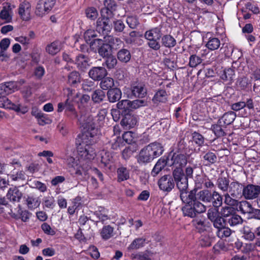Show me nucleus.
<instances>
[{"mask_svg": "<svg viewBox=\"0 0 260 260\" xmlns=\"http://www.w3.org/2000/svg\"><path fill=\"white\" fill-rule=\"evenodd\" d=\"M104 115H97L95 119L91 115H77L79 124L83 128V132L78 136L76 144L78 145V153L83 159L91 160L95 156V151L92 145L94 143V137L98 129L95 120L104 119Z\"/></svg>", "mask_w": 260, "mask_h": 260, "instance_id": "nucleus-1", "label": "nucleus"}, {"mask_svg": "<svg viewBox=\"0 0 260 260\" xmlns=\"http://www.w3.org/2000/svg\"><path fill=\"white\" fill-rule=\"evenodd\" d=\"M121 43V41L119 38L109 36L105 38V41L99 39H94L90 44V46L96 45L99 55L103 58H105L112 54V50L114 49L115 44L118 45Z\"/></svg>", "mask_w": 260, "mask_h": 260, "instance_id": "nucleus-2", "label": "nucleus"}, {"mask_svg": "<svg viewBox=\"0 0 260 260\" xmlns=\"http://www.w3.org/2000/svg\"><path fill=\"white\" fill-rule=\"evenodd\" d=\"M164 148L158 143H152L143 148L140 152L138 161L139 163L145 164L151 161L162 154Z\"/></svg>", "mask_w": 260, "mask_h": 260, "instance_id": "nucleus-3", "label": "nucleus"}, {"mask_svg": "<svg viewBox=\"0 0 260 260\" xmlns=\"http://www.w3.org/2000/svg\"><path fill=\"white\" fill-rule=\"evenodd\" d=\"M174 182L179 190V197L181 201L187 200L189 191H188V181L185 176L183 169L180 168H175L172 172Z\"/></svg>", "mask_w": 260, "mask_h": 260, "instance_id": "nucleus-4", "label": "nucleus"}, {"mask_svg": "<svg viewBox=\"0 0 260 260\" xmlns=\"http://www.w3.org/2000/svg\"><path fill=\"white\" fill-rule=\"evenodd\" d=\"M188 196H187V200L181 201L185 204L182 208L184 216L193 218L196 217L198 214L202 213L206 211V206L202 203L197 201L188 200Z\"/></svg>", "mask_w": 260, "mask_h": 260, "instance_id": "nucleus-5", "label": "nucleus"}, {"mask_svg": "<svg viewBox=\"0 0 260 260\" xmlns=\"http://www.w3.org/2000/svg\"><path fill=\"white\" fill-rule=\"evenodd\" d=\"M212 192L207 189H204L198 191L197 188L195 187L188 193V200L194 201H201L207 203L211 202Z\"/></svg>", "mask_w": 260, "mask_h": 260, "instance_id": "nucleus-6", "label": "nucleus"}, {"mask_svg": "<svg viewBox=\"0 0 260 260\" xmlns=\"http://www.w3.org/2000/svg\"><path fill=\"white\" fill-rule=\"evenodd\" d=\"M171 158H168V164L170 166H173L176 167L175 168H182L184 167L187 162V159L186 156L182 153L174 152L171 155L170 154L169 156Z\"/></svg>", "mask_w": 260, "mask_h": 260, "instance_id": "nucleus-7", "label": "nucleus"}, {"mask_svg": "<svg viewBox=\"0 0 260 260\" xmlns=\"http://www.w3.org/2000/svg\"><path fill=\"white\" fill-rule=\"evenodd\" d=\"M260 194V186L248 184L244 186L243 196L246 200H253L258 197Z\"/></svg>", "mask_w": 260, "mask_h": 260, "instance_id": "nucleus-8", "label": "nucleus"}, {"mask_svg": "<svg viewBox=\"0 0 260 260\" xmlns=\"http://www.w3.org/2000/svg\"><path fill=\"white\" fill-rule=\"evenodd\" d=\"M158 185L161 190L170 192L175 186L174 179L171 175H165L159 179Z\"/></svg>", "mask_w": 260, "mask_h": 260, "instance_id": "nucleus-9", "label": "nucleus"}, {"mask_svg": "<svg viewBox=\"0 0 260 260\" xmlns=\"http://www.w3.org/2000/svg\"><path fill=\"white\" fill-rule=\"evenodd\" d=\"M112 17H102V19H98L96 21V30L99 32H104V31L108 32L110 31L112 28V23L110 19Z\"/></svg>", "mask_w": 260, "mask_h": 260, "instance_id": "nucleus-10", "label": "nucleus"}, {"mask_svg": "<svg viewBox=\"0 0 260 260\" xmlns=\"http://www.w3.org/2000/svg\"><path fill=\"white\" fill-rule=\"evenodd\" d=\"M90 60L87 56L79 54L76 57L75 63L79 70L84 71L90 66Z\"/></svg>", "mask_w": 260, "mask_h": 260, "instance_id": "nucleus-11", "label": "nucleus"}, {"mask_svg": "<svg viewBox=\"0 0 260 260\" xmlns=\"http://www.w3.org/2000/svg\"><path fill=\"white\" fill-rule=\"evenodd\" d=\"M104 8L101 10L102 17H108V16L113 18V11L115 10L116 7L114 0H105L104 2Z\"/></svg>", "mask_w": 260, "mask_h": 260, "instance_id": "nucleus-12", "label": "nucleus"}, {"mask_svg": "<svg viewBox=\"0 0 260 260\" xmlns=\"http://www.w3.org/2000/svg\"><path fill=\"white\" fill-rule=\"evenodd\" d=\"M89 77L94 80H101L107 74L106 69L104 67H93L88 73Z\"/></svg>", "mask_w": 260, "mask_h": 260, "instance_id": "nucleus-13", "label": "nucleus"}, {"mask_svg": "<svg viewBox=\"0 0 260 260\" xmlns=\"http://www.w3.org/2000/svg\"><path fill=\"white\" fill-rule=\"evenodd\" d=\"M31 5L28 2H24L20 4L18 13L21 18L27 21L30 18Z\"/></svg>", "mask_w": 260, "mask_h": 260, "instance_id": "nucleus-14", "label": "nucleus"}, {"mask_svg": "<svg viewBox=\"0 0 260 260\" xmlns=\"http://www.w3.org/2000/svg\"><path fill=\"white\" fill-rule=\"evenodd\" d=\"M244 186L238 182H232L230 183L229 192L234 198H237L243 196Z\"/></svg>", "mask_w": 260, "mask_h": 260, "instance_id": "nucleus-15", "label": "nucleus"}, {"mask_svg": "<svg viewBox=\"0 0 260 260\" xmlns=\"http://www.w3.org/2000/svg\"><path fill=\"white\" fill-rule=\"evenodd\" d=\"M122 119L121 125L125 129H131L134 127L137 123V120L134 115H121Z\"/></svg>", "mask_w": 260, "mask_h": 260, "instance_id": "nucleus-16", "label": "nucleus"}, {"mask_svg": "<svg viewBox=\"0 0 260 260\" xmlns=\"http://www.w3.org/2000/svg\"><path fill=\"white\" fill-rule=\"evenodd\" d=\"M18 207L19 209L17 213L13 209H11L10 214L11 216L16 219H20L23 222H27L29 220L31 214L27 210H22L20 205H18Z\"/></svg>", "mask_w": 260, "mask_h": 260, "instance_id": "nucleus-17", "label": "nucleus"}, {"mask_svg": "<svg viewBox=\"0 0 260 260\" xmlns=\"http://www.w3.org/2000/svg\"><path fill=\"white\" fill-rule=\"evenodd\" d=\"M0 107L6 109H12L17 112H21L23 114L27 112L26 110L21 111L19 106L12 103L6 96L0 95Z\"/></svg>", "mask_w": 260, "mask_h": 260, "instance_id": "nucleus-18", "label": "nucleus"}, {"mask_svg": "<svg viewBox=\"0 0 260 260\" xmlns=\"http://www.w3.org/2000/svg\"><path fill=\"white\" fill-rule=\"evenodd\" d=\"M23 196L22 193L15 186L10 188L6 195L7 199L12 202H19Z\"/></svg>", "mask_w": 260, "mask_h": 260, "instance_id": "nucleus-19", "label": "nucleus"}, {"mask_svg": "<svg viewBox=\"0 0 260 260\" xmlns=\"http://www.w3.org/2000/svg\"><path fill=\"white\" fill-rule=\"evenodd\" d=\"M62 47V44L61 42L58 40H56L47 45L46 47L45 50L48 54L53 56L61 50Z\"/></svg>", "mask_w": 260, "mask_h": 260, "instance_id": "nucleus-20", "label": "nucleus"}, {"mask_svg": "<svg viewBox=\"0 0 260 260\" xmlns=\"http://www.w3.org/2000/svg\"><path fill=\"white\" fill-rule=\"evenodd\" d=\"M84 166V164L82 166L79 165L77 162L68 169L72 175L81 176L83 173H85L90 168V166L88 165H86L85 167Z\"/></svg>", "mask_w": 260, "mask_h": 260, "instance_id": "nucleus-21", "label": "nucleus"}, {"mask_svg": "<svg viewBox=\"0 0 260 260\" xmlns=\"http://www.w3.org/2000/svg\"><path fill=\"white\" fill-rule=\"evenodd\" d=\"M132 94L135 97L142 98L147 93V90L143 84H138L132 87Z\"/></svg>", "mask_w": 260, "mask_h": 260, "instance_id": "nucleus-22", "label": "nucleus"}, {"mask_svg": "<svg viewBox=\"0 0 260 260\" xmlns=\"http://www.w3.org/2000/svg\"><path fill=\"white\" fill-rule=\"evenodd\" d=\"M15 84L13 82H8L0 85V95L6 96L14 91Z\"/></svg>", "mask_w": 260, "mask_h": 260, "instance_id": "nucleus-23", "label": "nucleus"}, {"mask_svg": "<svg viewBox=\"0 0 260 260\" xmlns=\"http://www.w3.org/2000/svg\"><path fill=\"white\" fill-rule=\"evenodd\" d=\"M121 91L118 88L110 89L107 92V96L110 102L114 103L119 101L121 98Z\"/></svg>", "mask_w": 260, "mask_h": 260, "instance_id": "nucleus-24", "label": "nucleus"}, {"mask_svg": "<svg viewBox=\"0 0 260 260\" xmlns=\"http://www.w3.org/2000/svg\"><path fill=\"white\" fill-rule=\"evenodd\" d=\"M8 175L13 181L21 182V181H24L25 180V175L24 172L23 171H16L15 168L14 171L13 170L9 171Z\"/></svg>", "mask_w": 260, "mask_h": 260, "instance_id": "nucleus-25", "label": "nucleus"}, {"mask_svg": "<svg viewBox=\"0 0 260 260\" xmlns=\"http://www.w3.org/2000/svg\"><path fill=\"white\" fill-rule=\"evenodd\" d=\"M239 210L243 214H251L253 208L251 204L246 201L239 202L237 206Z\"/></svg>", "mask_w": 260, "mask_h": 260, "instance_id": "nucleus-26", "label": "nucleus"}, {"mask_svg": "<svg viewBox=\"0 0 260 260\" xmlns=\"http://www.w3.org/2000/svg\"><path fill=\"white\" fill-rule=\"evenodd\" d=\"M145 38L150 41L152 40H159L161 37L160 29L154 28L148 31L145 34Z\"/></svg>", "mask_w": 260, "mask_h": 260, "instance_id": "nucleus-27", "label": "nucleus"}, {"mask_svg": "<svg viewBox=\"0 0 260 260\" xmlns=\"http://www.w3.org/2000/svg\"><path fill=\"white\" fill-rule=\"evenodd\" d=\"M117 181L121 182L129 178V171L124 167H119L117 171Z\"/></svg>", "mask_w": 260, "mask_h": 260, "instance_id": "nucleus-28", "label": "nucleus"}, {"mask_svg": "<svg viewBox=\"0 0 260 260\" xmlns=\"http://www.w3.org/2000/svg\"><path fill=\"white\" fill-rule=\"evenodd\" d=\"M117 56L119 61L126 63L131 59V54L128 50L121 49L117 52Z\"/></svg>", "mask_w": 260, "mask_h": 260, "instance_id": "nucleus-29", "label": "nucleus"}, {"mask_svg": "<svg viewBox=\"0 0 260 260\" xmlns=\"http://www.w3.org/2000/svg\"><path fill=\"white\" fill-rule=\"evenodd\" d=\"M168 164V161L165 159H159L154 166L151 175L153 177L156 176L165 168Z\"/></svg>", "mask_w": 260, "mask_h": 260, "instance_id": "nucleus-30", "label": "nucleus"}, {"mask_svg": "<svg viewBox=\"0 0 260 260\" xmlns=\"http://www.w3.org/2000/svg\"><path fill=\"white\" fill-rule=\"evenodd\" d=\"M225 222H226L230 226H234L242 224L243 222V219L240 215L234 213L229 218H227Z\"/></svg>", "mask_w": 260, "mask_h": 260, "instance_id": "nucleus-31", "label": "nucleus"}, {"mask_svg": "<svg viewBox=\"0 0 260 260\" xmlns=\"http://www.w3.org/2000/svg\"><path fill=\"white\" fill-rule=\"evenodd\" d=\"M222 197L217 191H213L211 194V203L213 207L219 208L222 205Z\"/></svg>", "mask_w": 260, "mask_h": 260, "instance_id": "nucleus-32", "label": "nucleus"}, {"mask_svg": "<svg viewBox=\"0 0 260 260\" xmlns=\"http://www.w3.org/2000/svg\"><path fill=\"white\" fill-rule=\"evenodd\" d=\"M145 241L146 239L143 238L135 239L127 247L128 251H132L144 246Z\"/></svg>", "mask_w": 260, "mask_h": 260, "instance_id": "nucleus-33", "label": "nucleus"}, {"mask_svg": "<svg viewBox=\"0 0 260 260\" xmlns=\"http://www.w3.org/2000/svg\"><path fill=\"white\" fill-rule=\"evenodd\" d=\"M68 82L72 85L75 86L76 84L80 83L81 76L80 74L77 71H73L68 75Z\"/></svg>", "mask_w": 260, "mask_h": 260, "instance_id": "nucleus-34", "label": "nucleus"}, {"mask_svg": "<svg viewBox=\"0 0 260 260\" xmlns=\"http://www.w3.org/2000/svg\"><path fill=\"white\" fill-rule=\"evenodd\" d=\"M167 93L165 90H159L155 94L152 100L154 103L166 102L167 101Z\"/></svg>", "mask_w": 260, "mask_h": 260, "instance_id": "nucleus-35", "label": "nucleus"}, {"mask_svg": "<svg viewBox=\"0 0 260 260\" xmlns=\"http://www.w3.org/2000/svg\"><path fill=\"white\" fill-rule=\"evenodd\" d=\"M229 179L224 177H219L217 179V185L218 187L223 191H228L229 188Z\"/></svg>", "mask_w": 260, "mask_h": 260, "instance_id": "nucleus-36", "label": "nucleus"}, {"mask_svg": "<svg viewBox=\"0 0 260 260\" xmlns=\"http://www.w3.org/2000/svg\"><path fill=\"white\" fill-rule=\"evenodd\" d=\"M162 44L167 48H172L175 46V39L171 35H165L161 38Z\"/></svg>", "mask_w": 260, "mask_h": 260, "instance_id": "nucleus-37", "label": "nucleus"}, {"mask_svg": "<svg viewBox=\"0 0 260 260\" xmlns=\"http://www.w3.org/2000/svg\"><path fill=\"white\" fill-rule=\"evenodd\" d=\"M129 104L130 101L127 100H122L117 103V107L121 111V113L128 114L131 112Z\"/></svg>", "mask_w": 260, "mask_h": 260, "instance_id": "nucleus-38", "label": "nucleus"}, {"mask_svg": "<svg viewBox=\"0 0 260 260\" xmlns=\"http://www.w3.org/2000/svg\"><path fill=\"white\" fill-rule=\"evenodd\" d=\"M12 8H14V6L8 5L7 7L6 6H4L0 13V18L6 20V22H10L12 18L8 11L9 10H11Z\"/></svg>", "mask_w": 260, "mask_h": 260, "instance_id": "nucleus-39", "label": "nucleus"}, {"mask_svg": "<svg viewBox=\"0 0 260 260\" xmlns=\"http://www.w3.org/2000/svg\"><path fill=\"white\" fill-rule=\"evenodd\" d=\"M101 162L107 166L112 162L113 157L111 154L108 151L102 150L101 152Z\"/></svg>", "mask_w": 260, "mask_h": 260, "instance_id": "nucleus-40", "label": "nucleus"}, {"mask_svg": "<svg viewBox=\"0 0 260 260\" xmlns=\"http://www.w3.org/2000/svg\"><path fill=\"white\" fill-rule=\"evenodd\" d=\"M63 110H64V112H72L74 110V107L67 100L65 103H59L58 104L57 112L60 113L63 112Z\"/></svg>", "mask_w": 260, "mask_h": 260, "instance_id": "nucleus-41", "label": "nucleus"}, {"mask_svg": "<svg viewBox=\"0 0 260 260\" xmlns=\"http://www.w3.org/2000/svg\"><path fill=\"white\" fill-rule=\"evenodd\" d=\"M220 45V40L216 38H210L207 42L206 46L211 50H215L217 49Z\"/></svg>", "mask_w": 260, "mask_h": 260, "instance_id": "nucleus-42", "label": "nucleus"}, {"mask_svg": "<svg viewBox=\"0 0 260 260\" xmlns=\"http://www.w3.org/2000/svg\"><path fill=\"white\" fill-rule=\"evenodd\" d=\"M235 212L233 208L229 206H225L221 209L220 214L222 217L226 220L227 218H229Z\"/></svg>", "mask_w": 260, "mask_h": 260, "instance_id": "nucleus-43", "label": "nucleus"}, {"mask_svg": "<svg viewBox=\"0 0 260 260\" xmlns=\"http://www.w3.org/2000/svg\"><path fill=\"white\" fill-rule=\"evenodd\" d=\"M113 228L108 225L103 227L101 234L103 239L107 240L113 236Z\"/></svg>", "mask_w": 260, "mask_h": 260, "instance_id": "nucleus-44", "label": "nucleus"}, {"mask_svg": "<svg viewBox=\"0 0 260 260\" xmlns=\"http://www.w3.org/2000/svg\"><path fill=\"white\" fill-rule=\"evenodd\" d=\"M105 97V92L101 89L95 90L92 94V99L95 103L102 102Z\"/></svg>", "mask_w": 260, "mask_h": 260, "instance_id": "nucleus-45", "label": "nucleus"}, {"mask_svg": "<svg viewBox=\"0 0 260 260\" xmlns=\"http://www.w3.org/2000/svg\"><path fill=\"white\" fill-rule=\"evenodd\" d=\"M114 80L110 77L104 78L100 83V86L103 90H107L114 86Z\"/></svg>", "mask_w": 260, "mask_h": 260, "instance_id": "nucleus-46", "label": "nucleus"}, {"mask_svg": "<svg viewBox=\"0 0 260 260\" xmlns=\"http://www.w3.org/2000/svg\"><path fill=\"white\" fill-rule=\"evenodd\" d=\"M236 115H222V117L218 120L219 124L229 125L233 122Z\"/></svg>", "mask_w": 260, "mask_h": 260, "instance_id": "nucleus-47", "label": "nucleus"}, {"mask_svg": "<svg viewBox=\"0 0 260 260\" xmlns=\"http://www.w3.org/2000/svg\"><path fill=\"white\" fill-rule=\"evenodd\" d=\"M106 60L105 61V64L109 69H112L115 68L117 63V59L112 54L105 57Z\"/></svg>", "mask_w": 260, "mask_h": 260, "instance_id": "nucleus-48", "label": "nucleus"}, {"mask_svg": "<svg viewBox=\"0 0 260 260\" xmlns=\"http://www.w3.org/2000/svg\"><path fill=\"white\" fill-rule=\"evenodd\" d=\"M26 201L28 208L31 209L37 208L40 205V202H39L38 198L34 197L28 196L26 198Z\"/></svg>", "mask_w": 260, "mask_h": 260, "instance_id": "nucleus-49", "label": "nucleus"}, {"mask_svg": "<svg viewBox=\"0 0 260 260\" xmlns=\"http://www.w3.org/2000/svg\"><path fill=\"white\" fill-rule=\"evenodd\" d=\"M232 233L231 230L225 226V224L222 228L218 229L217 236L220 238H223L224 237H229Z\"/></svg>", "mask_w": 260, "mask_h": 260, "instance_id": "nucleus-50", "label": "nucleus"}, {"mask_svg": "<svg viewBox=\"0 0 260 260\" xmlns=\"http://www.w3.org/2000/svg\"><path fill=\"white\" fill-rule=\"evenodd\" d=\"M224 203L229 207L237 206L239 201L232 198L230 193H226L224 194Z\"/></svg>", "mask_w": 260, "mask_h": 260, "instance_id": "nucleus-51", "label": "nucleus"}, {"mask_svg": "<svg viewBox=\"0 0 260 260\" xmlns=\"http://www.w3.org/2000/svg\"><path fill=\"white\" fill-rule=\"evenodd\" d=\"M14 164L19 165L18 162H14V161H13V162L10 164H0V174L5 173L8 174L9 172V171H11L12 170H13L14 171Z\"/></svg>", "mask_w": 260, "mask_h": 260, "instance_id": "nucleus-52", "label": "nucleus"}, {"mask_svg": "<svg viewBox=\"0 0 260 260\" xmlns=\"http://www.w3.org/2000/svg\"><path fill=\"white\" fill-rule=\"evenodd\" d=\"M243 237L246 240L252 241L255 237V233H253L248 226H244L243 229Z\"/></svg>", "mask_w": 260, "mask_h": 260, "instance_id": "nucleus-53", "label": "nucleus"}, {"mask_svg": "<svg viewBox=\"0 0 260 260\" xmlns=\"http://www.w3.org/2000/svg\"><path fill=\"white\" fill-rule=\"evenodd\" d=\"M207 215L208 219L211 221L216 217H218L220 214L218 211V208L212 207L208 209Z\"/></svg>", "mask_w": 260, "mask_h": 260, "instance_id": "nucleus-54", "label": "nucleus"}, {"mask_svg": "<svg viewBox=\"0 0 260 260\" xmlns=\"http://www.w3.org/2000/svg\"><path fill=\"white\" fill-rule=\"evenodd\" d=\"M147 105V102L144 100H134L132 102L130 101V109L131 112L133 111L134 110L139 108V107L145 106Z\"/></svg>", "mask_w": 260, "mask_h": 260, "instance_id": "nucleus-55", "label": "nucleus"}, {"mask_svg": "<svg viewBox=\"0 0 260 260\" xmlns=\"http://www.w3.org/2000/svg\"><path fill=\"white\" fill-rule=\"evenodd\" d=\"M40 4L41 2L39 1L36 6L35 14L38 16L42 17L46 14V12H48L49 11L44 5H40Z\"/></svg>", "mask_w": 260, "mask_h": 260, "instance_id": "nucleus-56", "label": "nucleus"}, {"mask_svg": "<svg viewBox=\"0 0 260 260\" xmlns=\"http://www.w3.org/2000/svg\"><path fill=\"white\" fill-rule=\"evenodd\" d=\"M234 75L235 71L234 69L232 68L226 69L221 75V78L224 80H232Z\"/></svg>", "mask_w": 260, "mask_h": 260, "instance_id": "nucleus-57", "label": "nucleus"}, {"mask_svg": "<svg viewBox=\"0 0 260 260\" xmlns=\"http://www.w3.org/2000/svg\"><path fill=\"white\" fill-rule=\"evenodd\" d=\"M193 223L200 232H202L206 230L207 226L206 225L205 221L200 219H196L193 221Z\"/></svg>", "mask_w": 260, "mask_h": 260, "instance_id": "nucleus-58", "label": "nucleus"}, {"mask_svg": "<svg viewBox=\"0 0 260 260\" xmlns=\"http://www.w3.org/2000/svg\"><path fill=\"white\" fill-rule=\"evenodd\" d=\"M202 62V59L198 56L193 54L190 56L189 66L191 68H195Z\"/></svg>", "mask_w": 260, "mask_h": 260, "instance_id": "nucleus-59", "label": "nucleus"}, {"mask_svg": "<svg viewBox=\"0 0 260 260\" xmlns=\"http://www.w3.org/2000/svg\"><path fill=\"white\" fill-rule=\"evenodd\" d=\"M211 221L213 223V226L215 228L219 229V228H222L223 226L224 225L225 220L220 215H219L218 217H216Z\"/></svg>", "mask_w": 260, "mask_h": 260, "instance_id": "nucleus-60", "label": "nucleus"}, {"mask_svg": "<svg viewBox=\"0 0 260 260\" xmlns=\"http://www.w3.org/2000/svg\"><path fill=\"white\" fill-rule=\"evenodd\" d=\"M136 151L134 146H128L126 147L122 152V157L124 159L129 158L133 154L134 152Z\"/></svg>", "mask_w": 260, "mask_h": 260, "instance_id": "nucleus-61", "label": "nucleus"}, {"mask_svg": "<svg viewBox=\"0 0 260 260\" xmlns=\"http://www.w3.org/2000/svg\"><path fill=\"white\" fill-rule=\"evenodd\" d=\"M39 124L43 125L50 123L51 120L46 117V115H35Z\"/></svg>", "mask_w": 260, "mask_h": 260, "instance_id": "nucleus-62", "label": "nucleus"}, {"mask_svg": "<svg viewBox=\"0 0 260 260\" xmlns=\"http://www.w3.org/2000/svg\"><path fill=\"white\" fill-rule=\"evenodd\" d=\"M193 141L199 146L202 145L204 143V138L200 134L194 132L192 133Z\"/></svg>", "mask_w": 260, "mask_h": 260, "instance_id": "nucleus-63", "label": "nucleus"}, {"mask_svg": "<svg viewBox=\"0 0 260 260\" xmlns=\"http://www.w3.org/2000/svg\"><path fill=\"white\" fill-rule=\"evenodd\" d=\"M212 131L217 137H223L225 135V132L219 125H214L212 126Z\"/></svg>", "mask_w": 260, "mask_h": 260, "instance_id": "nucleus-64", "label": "nucleus"}]
</instances>
